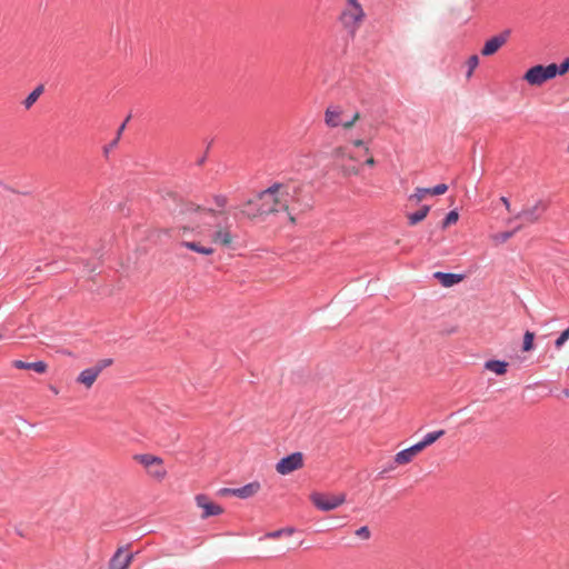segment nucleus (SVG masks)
Segmentation results:
<instances>
[{"mask_svg":"<svg viewBox=\"0 0 569 569\" xmlns=\"http://www.w3.org/2000/svg\"><path fill=\"white\" fill-rule=\"evenodd\" d=\"M169 197L177 201L176 208L172 210L178 228L183 234L191 232L199 237H210L211 242L222 247H230L233 242V236L228 223H218L211 230L210 219H216L218 212L213 209L202 208L193 202L178 200L174 193H168Z\"/></svg>","mask_w":569,"mask_h":569,"instance_id":"nucleus-1","label":"nucleus"},{"mask_svg":"<svg viewBox=\"0 0 569 569\" xmlns=\"http://www.w3.org/2000/svg\"><path fill=\"white\" fill-rule=\"evenodd\" d=\"M287 191L281 190V183H273L258 194L257 210L251 216H262L281 212L283 208V197H288Z\"/></svg>","mask_w":569,"mask_h":569,"instance_id":"nucleus-2","label":"nucleus"},{"mask_svg":"<svg viewBox=\"0 0 569 569\" xmlns=\"http://www.w3.org/2000/svg\"><path fill=\"white\" fill-rule=\"evenodd\" d=\"M365 19L366 12L359 0H345L338 21L350 38L356 37Z\"/></svg>","mask_w":569,"mask_h":569,"instance_id":"nucleus-3","label":"nucleus"},{"mask_svg":"<svg viewBox=\"0 0 569 569\" xmlns=\"http://www.w3.org/2000/svg\"><path fill=\"white\" fill-rule=\"evenodd\" d=\"M281 190L289 193L283 197V212H287L292 223L296 222L295 214L303 212L312 207L310 199L302 196V186L297 183H281Z\"/></svg>","mask_w":569,"mask_h":569,"instance_id":"nucleus-4","label":"nucleus"},{"mask_svg":"<svg viewBox=\"0 0 569 569\" xmlns=\"http://www.w3.org/2000/svg\"><path fill=\"white\" fill-rule=\"evenodd\" d=\"M556 63L548 66L536 64L526 71L522 79L530 86H541L543 82L556 78Z\"/></svg>","mask_w":569,"mask_h":569,"instance_id":"nucleus-5","label":"nucleus"},{"mask_svg":"<svg viewBox=\"0 0 569 569\" xmlns=\"http://www.w3.org/2000/svg\"><path fill=\"white\" fill-rule=\"evenodd\" d=\"M312 503L321 511H331L346 501V495L327 496L323 493L315 492L310 496Z\"/></svg>","mask_w":569,"mask_h":569,"instance_id":"nucleus-6","label":"nucleus"},{"mask_svg":"<svg viewBox=\"0 0 569 569\" xmlns=\"http://www.w3.org/2000/svg\"><path fill=\"white\" fill-rule=\"evenodd\" d=\"M303 466V455L299 451L292 452L281 458L277 465L276 470L279 475H289Z\"/></svg>","mask_w":569,"mask_h":569,"instance_id":"nucleus-7","label":"nucleus"},{"mask_svg":"<svg viewBox=\"0 0 569 569\" xmlns=\"http://www.w3.org/2000/svg\"><path fill=\"white\" fill-rule=\"evenodd\" d=\"M546 209V203L538 200L533 206L523 208L513 219H510L509 222L521 219L523 224H533L540 220Z\"/></svg>","mask_w":569,"mask_h":569,"instance_id":"nucleus-8","label":"nucleus"},{"mask_svg":"<svg viewBox=\"0 0 569 569\" xmlns=\"http://www.w3.org/2000/svg\"><path fill=\"white\" fill-rule=\"evenodd\" d=\"M194 501H196L197 507L202 509V515H201L202 519H206V518H209V517L219 516V515H221L223 512L222 507H220L219 505L212 502L208 498V496H206L203 493L197 495L194 497Z\"/></svg>","mask_w":569,"mask_h":569,"instance_id":"nucleus-9","label":"nucleus"},{"mask_svg":"<svg viewBox=\"0 0 569 569\" xmlns=\"http://www.w3.org/2000/svg\"><path fill=\"white\" fill-rule=\"evenodd\" d=\"M511 31L509 29L503 30L499 34L493 36L489 40H487L482 47L481 53L482 56H492L496 53L508 40Z\"/></svg>","mask_w":569,"mask_h":569,"instance_id":"nucleus-10","label":"nucleus"},{"mask_svg":"<svg viewBox=\"0 0 569 569\" xmlns=\"http://www.w3.org/2000/svg\"><path fill=\"white\" fill-rule=\"evenodd\" d=\"M342 109L339 106H329L325 111V123L329 128L341 127L343 120Z\"/></svg>","mask_w":569,"mask_h":569,"instance_id":"nucleus-11","label":"nucleus"},{"mask_svg":"<svg viewBox=\"0 0 569 569\" xmlns=\"http://www.w3.org/2000/svg\"><path fill=\"white\" fill-rule=\"evenodd\" d=\"M133 559V553L123 555V548H119L109 562V569H128Z\"/></svg>","mask_w":569,"mask_h":569,"instance_id":"nucleus-12","label":"nucleus"},{"mask_svg":"<svg viewBox=\"0 0 569 569\" xmlns=\"http://www.w3.org/2000/svg\"><path fill=\"white\" fill-rule=\"evenodd\" d=\"M422 449H425L420 442H417L401 451H399L396 456H395V462L398 463V465H406V463H409L413 457L420 452Z\"/></svg>","mask_w":569,"mask_h":569,"instance_id":"nucleus-13","label":"nucleus"},{"mask_svg":"<svg viewBox=\"0 0 569 569\" xmlns=\"http://www.w3.org/2000/svg\"><path fill=\"white\" fill-rule=\"evenodd\" d=\"M261 488L259 481L249 482L242 487L236 488L231 490V496L238 497L240 499H248L253 497Z\"/></svg>","mask_w":569,"mask_h":569,"instance_id":"nucleus-14","label":"nucleus"},{"mask_svg":"<svg viewBox=\"0 0 569 569\" xmlns=\"http://www.w3.org/2000/svg\"><path fill=\"white\" fill-rule=\"evenodd\" d=\"M99 369L93 366L83 369L77 377V382L83 385L87 389L91 388L99 376Z\"/></svg>","mask_w":569,"mask_h":569,"instance_id":"nucleus-15","label":"nucleus"},{"mask_svg":"<svg viewBox=\"0 0 569 569\" xmlns=\"http://www.w3.org/2000/svg\"><path fill=\"white\" fill-rule=\"evenodd\" d=\"M12 365L17 369L34 370L38 373H44L48 368L47 363L42 360L34 361V362H26L22 360H14Z\"/></svg>","mask_w":569,"mask_h":569,"instance_id":"nucleus-16","label":"nucleus"},{"mask_svg":"<svg viewBox=\"0 0 569 569\" xmlns=\"http://www.w3.org/2000/svg\"><path fill=\"white\" fill-rule=\"evenodd\" d=\"M433 277L439 280V282L443 287H451L458 282H460L463 278L462 274L459 273H452V272H441L437 271L435 272Z\"/></svg>","mask_w":569,"mask_h":569,"instance_id":"nucleus-17","label":"nucleus"},{"mask_svg":"<svg viewBox=\"0 0 569 569\" xmlns=\"http://www.w3.org/2000/svg\"><path fill=\"white\" fill-rule=\"evenodd\" d=\"M180 247L189 249L191 251H194V252H197L199 254H203V256H211L214 252V249L212 247L203 246L199 241H181Z\"/></svg>","mask_w":569,"mask_h":569,"instance_id":"nucleus-18","label":"nucleus"},{"mask_svg":"<svg viewBox=\"0 0 569 569\" xmlns=\"http://www.w3.org/2000/svg\"><path fill=\"white\" fill-rule=\"evenodd\" d=\"M485 368L495 372L496 375H505L507 372L508 362L503 360H488Z\"/></svg>","mask_w":569,"mask_h":569,"instance_id":"nucleus-19","label":"nucleus"},{"mask_svg":"<svg viewBox=\"0 0 569 569\" xmlns=\"http://www.w3.org/2000/svg\"><path fill=\"white\" fill-rule=\"evenodd\" d=\"M429 211H430L429 206H427V204L422 206L418 211L411 212L407 216L408 223L410 226H415V224L419 223L427 217Z\"/></svg>","mask_w":569,"mask_h":569,"instance_id":"nucleus-20","label":"nucleus"},{"mask_svg":"<svg viewBox=\"0 0 569 569\" xmlns=\"http://www.w3.org/2000/svg\"><path fill=\"white\" fill-rule=\"evenodd\" d=\"M134 459L137 461H139L141 465H143L144 467H150L152 465L161 466L162 462H163L160 457L153 456V455H149V453L137 455L134 457Z\"/></svg>","mask_w":569,"mask_h":569,"instance_id":"nucleus-21","label":"nucleus"},{"mask_svg":"<svg viewBox=\"0 0 569 569\" xmlns=\"http://www.w3.org/2000/svg\"><path fill=\"white\" fill-rule=\"evenodd\" d=\"M44 88L42 84L37 86L23 100L22 104L26 109H30L36 101L39 99L41 93L43 92Z\"/></svg>","mask_w":569,"mask_h":569,"instance_id":"nucleus-22","label":"nucleus"},{"mask_svg":"<svg viewBox=\"0 0 569 569\" xmlns=\"http://www.w3.org/2000/svg\"><path fill=\"white\" fill-rule=\"evenodd\" d=\"M446 433V431L443 429H440V430H435V431H431V432H428L427 435H425V437L422 438L421 441H419L421 443V446L423 448L432 445L433 442H436L439 438H441L443 435Z\"/></svg>","mask_w":569,"mask_h":569,"instance_id":"nucleus-23","label":"nucleus"},{"mask_svg":"<svg viewBox=\"0 0 569 569\" xmlns=\"http://www.w3.org/2000/svg\"><path fill=\"white\" fill-rule=\"evenodd\" d=\"M522 226H518L516 227L513 230L511 231H505V232H500V233H497L492 237V239L497 242V243H503L506 242L507 240H509L511 237H513V234L521 229Z\"/></svg>","mask_w":569,"mask_h":569,"instance_id":"nucleus-24","label":"nucleus"},{"mask_svg":"<svg viewBox=\"0 0 569 569\" xmlns=\"http://www.w3.org/2000/svg\"><path fill=\"white\" fill-rule=\"evenodd\" d=\"M458 219H459V213L457 210L449 211L442 221V229H446L450 224L456 223L458 221Z\"/></svg>","mask_w":569,"mask_h":569,"instance_id":"nucleus-25","label":"nucleus"},{"mask_svg":"<svg viewBox=\"0 0 569 569\" xmlns=\"http://www.w3.org/2000/svg\"><path fill=\"white\" fill-rule=\"evenodd\" d=\"M535 333L526 331L523 336L522 351H530L533 348Z\"/></svg>","mask_w":569,"mask_h":569,"instance_id":"nucleus-26","label":"nucleus"},{"mask_svg":"<svg viewBox=\"0 0 569 569\" xmlns=\"http://www.w3.org/2000/svg\"><path fill=\"white\" fill-rule=\"evenodd\" d=\"M427 194H429L428 188H416L415 192L409 196L410 200L420 202Z\"/></svg>","mask_w":569,"mask_h":569,"instance_id":"nucleus-27","label":"nucleus"},{"mask_svg":"<svg viewBox=\"0 0 569 569\" xmlns=\"http://www.w3.org/2000/svg\"><path fill=\"white\" fill-rule=\"evenodd\" d=\"M293 531H295L293 528H283V529L268 532L266 535V537L270 538V539H277V538L281 537L282 535H292Z\"/></svg>","mask_w":569,"mask_h":569,"instance_id":"nucleus-28","label":"nucleus"},{"mask_svg":"<svg viewBox=\"0 0 569 569\" xmlns=\"http://www.w3.org/2000/svg\"><path fill=\"white\" fill-rule=\"evenodd\" d=\"M468 71H467V78H470L473 70L478 67L479 64V58L477 54H473L471 56L469 59H468Z\"/></svg>","mask_w":569,"mask_h":569,"instance_id":"nucleus-29","label":"nucleus"},{"mask_svg":"<svg viewBox=\"0 0 569 569\" xmlns=\"http://www.w3.org/2000/svg\"><path fill=\"white\" fill-rule=\"evenodd\" d=\"M429 194L431 196H440L443 194L448 190V186L446 183H439L432 188H428Z\"/></svg>","mask_w":569,"mask_h":569,"instance_id":"nucleus-30","label":"nucleus"},{"mask_svg":"<svg viewBox=\"0 0 569 569\" xmlns=\"http://www.w3.org/2000/svg\"><path fill=\"white\" fill-rule=\"evenodd\" d=\"M359 118V112H355L350 118H343L341 127H343L345 129H349L358 121Z\"/></svg>","mask_w":569,"mask_h":569,"instance_id":"nucleus-31","label":"nucleus"},{"mask_svg":"<svg viewBox=\"0 0 569 569\" xmlns=\"http://www.w3.org/2000/svg\"><path fill=\"white\" fill-rule=\"evenodd\" d=\"M568 339H569V327L566 330H563L560 333V336L556 339L555 347L557 349H560Z\"/></svg>","mask_w":569,"mask_h":569,"instance_id":"nucleus-32","label":"nucleus"},{"mask_svg":"<svg viewBox=\"0 0 569 569\" xmlns=\"http://www.w3.org/2000/svg\"><path fill=\"white\" fill-rule=\"evenodd\" d=\"M342 173L345 176H358L360 173V170L357 166H341Z\"/></svg>","mask_w":569,"mask_h":569,"instance_id":"nucleus-33","label":"nucleus"},{"mask_svg":"<svg viewBox=\"0 0 569 569\" xmlns=\"http://www.w3.org/2000/svg\"><path fill=\"white\" fill-rule=\"evenodd\" d=\"M557 76H562L569 71V58H566L560 64H556Z\"/></svg>","mask_w":569,"mask_h":569,"instance_id":"nucleus-34","label":"nucleus"},{"mask_svg":"<svg viewBox=\"0 0 569 569\" xmlns=\"http://www.w3.org/2000/svg\"><path fill=\"white\" fill-rule=\"evenodd\" d=\"M213 201L217 204L218 208L223 209L227 206L228 199L223 194H216L213 197Z\"/></svg>","mask_w":569,"mask_h":569,"instance_id":"nucleus-35","label":"nucleus"},{"mask_svg":"<svg viewBox=\"0 0 569 569\" xmlns=\"http://www.w3.org/2000/svg\"><path fill=\"white\" fill-rule=\"evenodd\" d=\"M111 365H112V359H102V360L98 361L93 367L96 369H99V373H101L103 371V369H106L107 367H109Z\"/></svg>","mask_w":569,"mask_h":569,"instance_id":"nucleus-36","label":"nucleus"},{"mask_svg":"<svg viewBox=\"0 0 569 569\" xmlns=\"http://www.w3.org/2000/svg\"><path fill=\"white\" fill-rule=\"evenodd\" d=\"M356 535L362 539H369L370 538V530L367 526H363V527H360L357 531H356Z\"/></svg>","mask_w":569,"mask_h":569,"instance_id":"nucleus-37","label":"nucleus"},{"mask_svg":"<svg viewBox=\"0 0 569 569\" xmlns=\"http://www.w3.org/2000/svg\"><path fill=\"white\" fill-rule=\"evenodd\" d=\"M153 478L157 480H162L167 476V471L163 468L156 469L150 472Z\"/></svg>","mask_w":569,"mask_h":569,"instance_id":"nucleus-38","label":"nucleus"},{"mask_svg":"<svg viewBox=\"0 0 569 569\" xmlns=\"http://www.w3.org/2000/svg\"><path fill=\"white\" fill-rule=\"evenodd\" d=\"M335 156H336V158H341V159H343L345 157H347V151H346V149H345V148H337V149L335 150Z\"/></svg>","mask_w":569,"mask_h":569,"instance_id":"nucleus-39","label":"nucleus"},{"mask_svg":"<svg viewBox=\"0 0 569 569\" xmlns=\"http://www.w3.org/2000/svg\"><path fill=\"white\" fill-rule=\"evenodd\" d=\"M355 147H365L366 153H369V148L365 144V142L360 139L352 141Z\"/></svg>","mask_w":569,"mask_h":569,"instance_id":"nucleus-40","label":"nucleus"},{"mask_svg":"<svg viewBox=\"0 0 569 569\" xmlns=\"http://www.w3.org/2000/svg\"><path fill=\"white\" fill-rule=\"evenodd\" d=\"M129 120V117L126 119V121L119 127L118 131H117V136L116 138H118V140L120 139L124 128H126V123L127 121Z\"/></svg>","mask_w":569,"mask_h":569,"instance_id":"nucleus-41","label":"nucleus"},{"mask_svg":"<svg viewBox=\"0 0 569 569\" xmlns=\"http://www.w3.org/2000/svg\"><path fill=\"white\" fill-rule=\"evenodd\" d=\"M118 138H114L108 147L104 148V152L108 153L110 149L114 148L118 144Z\"/></svg>","mask_w":569,"mask_h":569,"instance_id":"nucleus-42","label":"nucleus"},{"mask_svg":"<svg viewBox=\"0 0 569 569\" xmlns=\"http://www.w3.org/2000/svg\"><path fill=\"white\" fill-rule=\"evenodd\" d=\"M500 200L505 204L506 209L510 210V201H509V199L507 197H501Z\"/></svg>","mask_w":569,"mask_h":569,"instance_id":"nucleus-43","label":"nucleus"},{"mask_svg":"<svg viewBox=\"0 0 569 569\" xmlns=\"http://www.w3.org/2000/svg\"><path fill=\"white\" fill-rule=\"evenodd\" d=\"M375 163H376V161H375V159H373L372 157H369V158L366 160V164H367V166L372 167V166H375Z\"/></svg>","mask_w":569,"mask_h":569,"instance_id":"nucleus-44","label":"nucleus"},{"mask_svg":"<svg viewBox=\"0 0 569 569\" xmlns=\"http://www.w3.org/2000/svg\"><path fill=\"white\" fill-rule=\"evenodd\" d=\"M236 488H224L221 490L222 493L224 495H231V490H234Z\"/></svg>","mask_w":569,"mask_h":569,"instance_id":"nucleus-45","label":"nucleus"},{"mask_svg":"<svg viewBox=\"0 0 569 569\" xmlns=\"http://www.w3.org/2000/svg\"><path fill=\"white\" fill-rule=\"evenodd\" d=\"M567 152L569 153V143H568V147H567Z\"/></svg>","mask_w":569,"mask_h":569,"instance_id":"nucleus-46","label":"nucleus"}]
</instances>
